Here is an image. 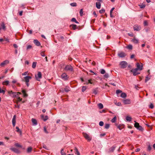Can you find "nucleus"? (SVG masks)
Masks as SVG:
<instances>
[{
  "mask_svg": "<svg viewBox=\"0 0 155 155\" xmlns=\"http://www.w3.org/2000/svg\"><path fill=\"white\" fill-rule=\"evenodd\" d=\"M32 48V46L31 45H29L27 47V49H31Z\"/></svg>",
  "mask_w": 155,
  "mask_h": 155,
  "instance_id": "61",
  "label": "nucleus"
},
{
  "mask_svg": "<svg viewBox=\"0 0 155 155\" xmlns=\"http://www.w3.org/2000/svg\"><path fill=\"white\" fill-rule=\"evenodd\" d=\"M15 146L17 147L20 148H21L22 147V146L21 145H20L18 143H15Z\"/></svg>",
  "mask_w": 155,
  "mask_h": 155,
  "instance_id": "29",
  "label": "nucleus"
},
{
  "mask_svg": "<svg viewBox=\"0 0 155 155\" xmlns=\"http://www.w3.org/2000/svg\"><path fill=\"white\" fill-rule=\"evenodd\" d=\"M101 4L100 2H96V7L98 9H100L101 8Z\"/></svg>",
  "mask_w": 155,
  "mask_h": 155,
  "instance_id": "18",
  "label": "nucleus"
},
{
  "mask_svg": "<svg viewBox=\"0 0 155 155\" xmlns=\"http://www.w3.org/2000/svg\"><path fill=\"white\" fill-rule=\"evenodd\" d=\"M43 147L44 148H45L47 150H48V147L45 145H43Z\"/></svg>",
  "mask_w": 155,
  "mask_h": 155,
  "instance_id": "62",
  "label": "nucleus"
},
{
  "mask_svg": "<svg viewBox=\"0 0 155 155\" xmlns=\"http://www.w3.org/2000/svg\"><path fill=\"white\" fill-rule=\"evenodd\" d=\"M121 68H125L127 66V63L125 61H122L120 62Z\"/></svg>",
  "mask_w": 155,
  "mask_h": 155,
  "instance_id": "3",
  "label": "nucleus"
},
{
  "mask_svg": "<svg viewBox=\"0 0 155 155\" xmlns=\"http://www.w3.org/2000/svg\"><path fill=\"white\" fill-rule=\"evenodd\" d=\"M127 48L129 49H132V46L131 45H129L127 46Z\"/></svg>",
  "mask_w": 155,
  "mask_h": 155,
  "instance_id": "53",
  "label": "nucleus"
},
{
  "mask_svg": "<svg viewBox=\"0 0 155 155\" xmlns=\"http://www.w3.org/2000/svg\"><path fill=\"white\" fill-rule=\"evenodd\" d=\"M118 55L119 57L123 58L126 56V54L124 52H121L118 53Z\"/></svg>",
  "mask_w": 155,
  "mask_h": 155,
  "instance_id": "14",
  "label": "nucleus"
},
{
  "mask_svg": "<svg viewBox=\"0 0 155 155\" xmlns=\"http://www.w3.org/2000/svg\"><path fill=\"white\" fill-rule=\"evenodd\" d=\"M104 122L102 121H100L99 123V125L101 126H102L104 125Z\"/></svg>",
  "mask_w": 155,
  "mask_h": 155,
  "instance_id": "54",
  "label": "nucleus"
},
{
  "mask_svg": "<svg viewBox=\"0 0 155 155\" xmlns=\"http://www.w3.org/2000/svg\"><path fill=\"white\" fill-rule=\"evenodd\" d=\"M36 79L38 81H40V79L42 78V74L41 73L40 71H38L37 75H35Z\"/></svg>",
  "mask_w": 155,
  "mask_h": 155,
  "instance_id": "4",
  "label": "nucleus"
},
{
  "mask_svg": "<svg viewBox=\"0 0 155 155\" xmlns=\"http://www.w3.org/2000/svg\"><path fill=\"white\" fill-rule=\"evenodd\" d=\"M110 127V124H106L104 127L105 128L108 129Z\"/></svg>",
  "mask_w": 155,
  "mask_h": 155,
  "instance_id": "40",
  "label": "nucleus"
},
{
  "mask_svg": "<svg viewBox=\"0 0 155 155\" xmlns=\"http://www.w3.org/2000/svg\"><path fill=\"white\" fill-rule=\"evenodd\" d=\"M44 131L45 132L46 134H48V132L47 131L45 127H44Z\"/></svg>",
  "mask_w": 155,
  "mask_h": 155,
  "instance_id": "59",
  "label": "nucleus"
},
{
  "mask_svg": "<svg viewBox=\"0 0 155 155\" xmlns=\"http://www.w3.org/2000/svg\"><path fill=\"white\" fill-rule=\"evenodd\" d=\"M17 99H18V101H17L16 102V103L17 104H18V101H21L22 100V99L20 97H17Z\"/></svg>",
  "mask_w": 155,
  "mask_h": 155,
  "instance_id": "52",
  "label": "nucleus"
},
{
  "mask_svg": "<svg viewBox=\"0 0 155 155\" xmlns=\"http://www.w3.org/2000/svg\"><path fill=\"white\" fill-rule=\"evenodd\" d=\"M83 9H81L80 10V14L81 16H82L83 15Z\"/></svg>",
  "mask_w": 155,
  "mask_h": 155,
  "instance_id": "47",
  "label": "nucleus"
},
{
  "mask_svg": "<svg viewBox=\"0 0 155 155\" xmlns=\"http://www.w3.org/2000/svg\"><path fill=\"white\" fill-rule=\"evenodd\" d=\"M5 91L4 90L1 89L0 87V93H2L3 94H4L5 93Z\"/></svg>",
  "mask_w": 155,
  "mask_h": 155,
  "instance_id": "44",
  "label": "nucleus"
},
{
  "mask_svg": "<svg viewBox=\"0 0 155 155\" xmlns=\"http://www.w3.org/2000/svg\"><path fill=\"white\" fill-rule=\"evenodd\" d=\"M131 119L132 118L130 117L127 116L126 117V120L127 121L130 122L131 121Z\"/></svg>",
  "mask_w": 155,
  "mask_h": 155,
  "instance_id": "28",
  "label": "nucleus"
},
{
  "mask_svg": "<svg viewBox=\"0 0 155 155\" xmlns=\"http://www.w3.org/2000/svg\"><path fill=\"white\" fill-rule=\"evenodd\" d=\"M36 64H37L36 62H33L32 63V68H35L36 67Z\"/></svg>",
  "mask_w": 155,
  "mask_h": 155,
  "instance_id": "33",
  "label": "nucleus"
},
{
  "mask_svg": "<svg viewBox=\"0 0 155 155\" xmlns=\"http://www.w3.org/2000/svg\"><path fill=\"white\" fill-rule=\"evenodd\" d=\"M140 8H143L145 7V5L144 4H142L141 5H139Z\"/></svg>",
  "mask_w": 155,
  "mask_h": 155,
  "instance_id": "43",
  "label": "nucleus"
},
{
  "mask_svg": "<svg viewBox=\"0 0 155 155\" xmlns=\"http://www.w3.org/2000/svg\"><path fill=\"white\" fill-rule=\"evenodd\" d=\"M9 81H5L4 82H3V85H7L8 83H9Z\"/></svg>",
  "mask_w": 155,
  "mask_h": 155,
  "instance_id": "45",
  "label": "nucleus"
},
{
  "mask_svg": "<svg viewBox=\"0 0 155 155\" xmlns=\"http://www.w3.org/2000/svg\"><path fill=\"white\" fill-rule=\"evenodd\" d=\"M150 78V77H149L148 76H147L146 77V79L145 80V82H147V81H149Z\"/></svg>",
  "mask_w": 155,
  "mask_h": 155,
  "instance_id": "46",
  "label": "nucleus"
},
{
  "mask_svg": "<svg viewBox=\"0 0 155 155\" xmlns=\"http://www.w3.org/2000/svg\"><path fill=\"white\" fill-rule=\"evenodd\" d=\"M45 51H41V56L44 57L45 56V55L44 54Z\"/></svg>",
  "mask_w": 155,
  "mask_h": 155,
  "instance_id": "58",
  "label": "nucleus"
},
{
  "mask_svg": "<svg viewBox=\"0 0 155 155\" xmlns=\"http://www.w3.org/2000/svg\"><path fill=\"white\" fill-rule=\"evenodd\" d=\"M124 127V126L123 125H119L117 126V128L120 130H121L123 129Z\"/></svg>",
  "mask_w": 155,
  "mask_h": 155,
  "instance_id": "25",
  "label": "nucleus"
},
{
  "mask_svg": "<svg viewBox=\"0 0 155 155\" xmlns=\"http://www.w3.org/2000/svg\"><path fill=\"white\" fill-rule=\"evenodd\" d=\"M16 115H14L13 117L12 120V123H16Z\"/></svg>",
  "mask_w": 155,
  "mask_h": 155,
  "instance_id": "32",
  "label": "nucleus"
},
{
  "mask_svg": "<svg viewBox=\"0 0 155 155\" xmlns=\"http://www.w3.org/2000/svg\"><path fill=\"white\" fill-rule=\"evenodd\" d=\"M144 25L145 26H146L148 25V22L147 21H145L144 22Z\"/></svg>",
  "mask_w": 155,
  "mask_h": 155,
  "instance_id": "57",
  "label": "nucleus"
},
{
  "mask_svg": "<svg viewBox=\"0 0 155 155\" xmlns=\"http://www.w3.org/2000/svg\"><path fill=\"white\" fill-rule=\"evenodd\" d=\"M9 62V61L8 60H5L1 64V66H4L6 64H8Z\"/></svg>",
  "mask_w": 155,
  "mask_h": 155,
  "instance_id": "13",
  "label": "nucleus"
},
{
  "mask_svg": "<svg viewBox=\"0 0 155 155\" xmlns=\"http://www.w3.org/2000/svg\"><path fill=\"white\" fill-rule=\"evenodd\" d=\"M100 71H100L101 73L102 74H104L105 73V70L103 69H101V70Z\"/></svg>",
  "mask_w": 155,
  "mask_h": 155,
  "instance_id": "41",
  "label": "nucleus"
},
{
  "mask_svg": "<svg viewBox=\"0 0 155 155\" xmlns=\"http://www.w3.org/2000/svg\"><path fill=\"white\" fill-rule=\"evenodd\" d=\"M122 92V91L120 90H117L116 91V93L117 94H118L119 93H121Z\"/></svg>",
  "mask_w": 155,
  "mask_h": 155,
  "instance_id": "55",
  "label": "nucleus"
},
{
  "mask_svg": "<svg viewBox=\"0 0 155 155\" xmlns=\"http://www.w3.org/2000/svg\"><path fill=\"white\" fill-rule=\"evenodd\" d=\"M74 150L75 151V154H77V155H80V153L78 151V150L77 148H75Z\"/></svg>",
  "mask_w": 155,
  "mask_h": 155,
  "instance_id": "36",
  "label": "nucleus"
},
{
  "mask_svg": "<svg viewBox=\"0 0 155 155\" xmlns=\"http://www.w3.org/2000/svg\"><path fill=\"white\" fill-rule=\"evenodd\" d=\"M22 92L23 94L24 97H27L28 96V95L26 94V91L25 90H23L22 91Z\"/></svg>",
  "mask_w": 155,
  "mask_h": 155,
  "instance_id": "23",
  "label": "nucleus"
},
{
  "mask_svg": "<svg viewBox=\"0 0 155 155\" xmlns=\"http://www.w3.org/2000/svg\"><path fill=\"white\" fill-rule=\"evenodd\" d=\"M87 87L86 86H83L82 87V92L84 91L85 90L87 89Z\"/></svg>",
  "mask_w": 155,
  "mask_h": 155,
  "instance_id": "42",
  "label": "nucleus"
},
{
  "mask_svg": "<svg viewBox=\"0 0 155 155\" xmlns=\"http://www.w3.org/2000/svg\"><path fill=\"white\" fill-rule=\"evenodd\" d=\"M138 70L136 68L134 69H133L130 71L133 73V75L136 76L140 74V73L137 72Z\"/></svg>",
  "mask_w": 155,
  "mask_h": 155,
  "instance_id": "8",
  "label": "nucleus"
},
{
  "mask_svg": "<svg viewBox=\"0 0 155 155\" xmlns=\"http://www.w3.org/2000/svg\"><path fill=\"white\" fill-rule=\"evenodd\" d=\"M64 149L62 148L61 149V155H66V153L64 152Z\"/></svg>",
  "mask_w": 155,
  "mask_h": 155,
  "instance_id": "30",
  "label": "nucleus"
},
{
  "mask_svg": "<svg viewBox=\"0 0 155 155\" xmlns=\"http://www.w3.org/2000/svg\"><path fill=\"white\" fill-rule=\"evenodd\" d=\"M128 35L129 36L133 37L134 36V34L132 33H128Z\"/></svg>",
  "mask_w": 155,
  "mask_h": 155,
  "instance_id": "63",
  "label": "nucleus"
},
{
  "mask_svg": "<svg viewBox=\"0 0 155 155\" xmlns=\"http://www.w3.org/2000/svg\"><path fill=\"white\" fill-rule=\"evenodd\" d=\"M97 88L95 89H93V93L95 95L97 94V93L98 91L97 90Z\"/></svg>",
  "mask_w": 155,
  "mask_h": 155,
  "instance_id": "22",
  "label": "nucleus"
},
{
  "mask_svg": "<svg viewBox=\"0 0 155 155\" xmlns=\"http://www.w3.org/2000/svg\"><path fill=\"white\" fill-rule=\"evenodd\" d=\"M120 96L123 98H125L127 96L126 94L125 93H123L121 94Z\"/></svg>",
  "mask_w": 155,
  "mask_h": 155,
  "instance_id": "21",
  "label": "nucleus"
},
{
  "mask_svg": "<svg viewBox=\"0 0 155 155\" xmlns=\"http://www.w3.org/2000/svg\"><path fill=\"white\" fill-rule=\"evenodd\" d=\"M16 129H17V132H19V133L21 134V130H20V129H19L18 127H16Z\"/></svg>",
  "mask_w": 155,
  "mask_h": 155,
  "instance_id": "38",
  "label": "nucleus"
},
{
  "mask_svg": "<svg viewBox=\"0 0 155 155\" xmlns=\"http://www.w3.org/2000/svg\"><path fill=\"white\" fill-rule=\"evenodd\" d=\"M123 102L125 104H129L131 103L130 100L128 99L123 100Z\"/></svg>",
  "mask_w": 155,
  "mask_h": 155,
  "instance_id": "9",
  "label": "nucleus"
},
{
  "mask_svg": "<svg viewBox=\"0 0 155 155\" xmlns=\"http://www.w3.org/2000/svg\"><path fill=\"white\" fill-rule=\"evenodd\" d=\"M150 107L151 109H152L153 108V105L152 104H151L150 105Z\"/></svg>",
  "mask_w": 155,
  "mask_h": 155,
  "instance_id": "64",
  "label": "nucleus"
},
{
  "mask_svg": "<svg viewBox=\"0 0 155 155\" xmlns=\"http://www.w3.org/2000/svg\"><path fill=\"white\" fill-rule=\"evenodd\" d=\"M66 71H73V67L70 65H66L64 69Z\"/></svg>",
  "mask_w": 155,
  "mask_h": 155,
  "instance_id": "1",
  "label": "nucleus"
},
{
  "mask_svg": "<svg viewBox=\"0 0 155 155\" xmlns=\"http://www.w3.org/2000/svg\"><path fill=\"white\" fill-rule=\"evenodd\" d=\"M70 26L74 30H75L77 28V25H71Z\"/></svg>",
  "mask_w": 155,
  "mask_h": 155,
  "instance_id": "20",
  "label": "nucleus"
},
{
  "mask_svg": "<svg viewBox=\"0 0 155 155\" xmlns=\"http://www.w3.org/2000/svg\"><path fill=\"white\" fill-rule=\"evenodd\" d=\"M151 147L150 146V145H149L147 147V150L149 151H150L151 150Z\"/></svg>",
  "mask_w": 155,
  "mask_h": 155,
  "instance_id": "51",
  "label": "nucleus"
},
{
  "mask_svg": "<svg viewBox=\"0 0 155 155\" xmlns=\"http://www.w3.org/2000/svg\"><path fill=\"white\" fill-rule=\"evenodd\" d=\"M32 122L33 124L35 125H36L37 124V120L34 118H32L31 119Z\"/></svg>",
  "mask_w": 155,
  "mask_h": 155,
  "instance_id": "19",
  "label": "nucleus"
},
{
  "mask_svg": "<svg viewBox=\"0 0 155 155\" xmlns=\"http://www.w3.org/2000/svg\"><path fill=\"white\" fill-rule=\"evenodd\" d=\"M83 135L85 138L88 141H90L91 140V138L90 137L89 135L86 133H83Z\"/></svg>",
  "mask_w": 155,
  "mask_h": 155,
  "instance_id": "5",
  "label": "nucleus"
},
{
  "mask_svg": "<svg viewBox=\"0 0 155 155\" xmlns=\"http://www.w3.org/2000/svg\"><path fill=\"white\" fill-rule=\"evenodd\" d=\"M34 43L37 46H39L40 45V43L37 40H34Z\"/></svg>",
  "mask_w": 155,
  "mask_h": 155,
  "instance_id": "15",
  "label": "nucleus"
},
{
  "mask_svg": "<svg viewBox=\"0 0 155 155\" xmlns=\"http://www.w3.org/2000/svg\"><path fill=\"white\" fill-rule=\"evenodd\" d=\"M114 103H115L116 105L117 106H121V104L120 102L117 103L114 100Z\"/></svg>",
  "mask_w": 155,
  "mask_h": 155,
  "instance_id": "34",
  "label": "nucleus"
},
{
  "mask_svg": "<svg viewBox=\"0 0 155 155\" xmlns=\"http://www.w3.org/2000/svg\"><path fill=\"white\" fill-rule=\"evenodd\" d=\"M41 117L44 121H46L48 118V117L47 116H44V115H41Z\"/></svg>",
  "mask_w": 155,
  "mask_h": 155,
  "instance_id": "16",
  "label": "nucleus"
},
{
  "mask_svg": "<svg viewBox=\"0 0 155 155\" xmlns=\"http://www.w3.org/2000/svg\"><path fill=\"white\" fill-rule=\"evenodd\" d=\"M134 122H135L134 124V127L138 130H140L143 131V129L141 126L139 125V123L136 122L135 121H134Z\"/></svg>",
  "mask_w": 155,
  "mask_h": 155,
  "instance_id": "2",
  "label": "nucleus"
},
{
  "mask_svg": "<svg viewBox=\"0 0 155 155\" xmlns=\"http://www.w3.org/2000/svg\"><path fill=\"white\" fill-rule=\"evenodd\" d=\"M32 150V148L30 147H28L27 149V152L28 153L31 152Z\"/></svg>",
  "mask_w": 155,
  "mask_h": 155,
  "instance_id": "26",
  "label": "nucleus"
},
{
  "mask_svg": "<svg viewBox=\"0 0 155 155\" xmlns=\"http://www.w3.org/2000/svg\"><path fill=\"white\" fill-rule=\"evenodd\" d=\"M104 77L107 78L109 77V76L107 73H106L104 75Z\"/></svg>",
  "mask_w": 155,
  "mask_h": 155,
  "instance_id": "56",
  "label": "nucleus"
},
{
  "mask_svg": "<svg viewBox=\"0 0 155 155\" xmlns=\"http://www.w3.org/2000/svg\"><path fill=\"white\" fill-rule=\"evenodd\" d=\"M1 26L2 27L3 29L5 30L6 27L5 26V24L3 22L2 23L1 25Z\"/></svg>",
  "mask_w": 155,
  "mask_h": 155,
  "instance_id": "24",
  "label": "nucleus"
},
{
  "mask_svg": "<svg viewBox=\"0 0 155 155\" xmlns=\"http://www.w3.org/2000/svg\"><path fill=\"white\" fill-rule=\"evenodd\" d=\"M98 106L100 109H102L103 108V105L101 103H99L98 104Z\"/></svg>",
  "mask_w": 155,
  "mask_h": 155,
  "instance_id": "27",
  "label": "nucleus"
},
{
  "mask_svg": "<svg viewBox=\"0 0 155 155\" xmlns=\"http://www.w3.org/2000/svg\"><path fill=\"white\" fill-rule=\"evenodd\" d=\"M10 150L17 154L19 153H20V151L19 150L15 148H10Z\"/></svg>",
  "mask_w": 155,
  "mask_h": 155,
  "instance_id": "7",
  "label": "nucleus"
},
{
  "mask_svg": "<svg viewBox=\"0 0 155 155\" xmlns=\"http://www.w3.org/2000/svg\"><path fill=\"white\" fill-rule=\"evenodd\" d=\"M71 21L75 22L76 23L78 24L79 22L76 20L75 18H73L71 19Z\"/></svg>",
  "mask_w": 155,
  "mask_h": 155,
  "instance_id": "39",
  "label": "nucleus"
},
{
  "mask_svg": "<svg viewBox=\"0 0 155 155\" xmlns=\"http://www.w3.org/2000/svg\"><path fill=\"white\" fill-rule=\"evenodd\" d=\"M134 30L139 31L141 29V27L140 26L138 25H135L133 26Z\"/></svg>",
  "mask_w": 155,
  "mask_h": 155,
  "instance_id": "6",
  "label": "nucleus"
},
{
  "mask_svg": "<svg viewBox=\"0 0 155 155\" xmlns=\"http://www.w3.org/2000/svg\"><path fill=\"white\" fill-rule=\"evenodd\" d=\"M61 78L64 80H66L68 79V77L65 73H64L61 75Z\"/></svg>",
  "mask_w": 155,
  "mask_h": 155,
  "instance_id": "10",
  "label": "nucleus"
},
{
  "mask_svg": "<svg viewBox=\"0 0 155 155\" xmlns=\"http://www.w3.org/2000/svg\"><path fill=\"white\" fill-rule=\"evenodd\" d=\"M70 5L73 7H75L77 5V4L75 2L72 3L70 4Z\"/></svg>",
  "mask_w": 155,
  "mask_h": 155,
  "instance_id": "35",
  "label": "nucleus"
},
{
  "mask_svg": "<svg viewBox=\"0 0 155 155\" xmlns=\"http://www.w3.org/2000/svg\"><path fill=\"white\" fill-rule=\"evenodd\" d=\"M89 72H90L91 73H92V74H89L90 75H93L94 74H95V75H96V74H95L94 72L92 70H89Z\"/></svg>",
  "mask_w": 155,
  "mask_h": 155,
  "instance_id": "48",
  "label": "nucleus"
},
{
  "mask_svg": "<svg viewBox=\"0 0 155 155\" xmlns=\"http://www.w3.org/2000/svg\"><path fill=\"white\" fill-rule=\"evenodd\" d=\"M115 149L114 147H112L109 149V151L110 152H113Z\"/></svg>",
  "mask_w": 155,
  "mask_h": 155,
  "instance_id": "50",
  "label": "nucleus"
},
{
  "mask_svg": "<svg viewBox=\"0 0 155 155\" xmlns=\"http://www.w3.org/2000/svg\"><path fill=\"white\" fill-rule=\"evenodd\" d=\"M31 78V77L29 76H27L25 77L24 79L25 82H28L30 79Z\"/></svg>",
  "mask_w": 155,
  "mask_h": 155,
  "instance_id": "11",
  "label": "nucleus"
},
{
  "mask_svg": "<svg viewBox=\"0 0 155 155\" xmlns=\"http://www.w3.org/2000/svg\"><path fill=\"white\" fill-rule=\"evenodd\" d=\"M132 41L135 44H137L138 43V41L136 38H134L132 40Z\"/></svg>",
  "mask_w": 155,
  "mask_h": 155,
  "instance_id": "17",
  "label": "nucleus"
},
{
  "mask_svg": "<svg viewBox=\"0 0 155 155\" xmlns=\"http://www.w3.org/2000/svg\"><path fill=\"white\" fill-rule=\"evenodd\" d=\"M136 65L137 68H136L138 70H141L142 69V66L139 63H137L136 64Z\"/></svg>",
  "mask_w": 155,
  "mask_h": 155,
  "instance_id": "12",
  "label": "nucleus"
},
{
  "mask_svg": "<svg viewBox=\"0 0 155 155\" xmlns=\"http://www.w3.org/2000/svg\"><path fill=\"white\" fill-rule=\"evenodd\" d=\"M117 119V117L116 116H115L111 120V121L112 123H114L116 122Z\"/></svg>",
  "mask_w": 155,
  "mask_h": 155,
  "instance_id": "31",
  "label": "nucleus"
},
{
  "mask_svg": "<svg viewBox=\"0 0 155 155\" xmlns=\"http://www.w3.org/2000/svg\"><path fill=\"white\" fill-rule=\"evenodd\" d=\"M16 94L17 93L16 92H13V93H12V95L11 96L12 97H16L17 96Z\"/></svg>",
  "mask_w": 155,
  "mask_h": 155,
  "instance_id": "37",
  "label": "nucleus"
},
{
  "mask_svg": "<svg viewBox=\"0 0 155 155\" xmlns=\"http://www.w3.org/2000/svg\"><path fill=\"white\" fill-rule=\"evenodd\" d=\"M91 79H89L88 80V82H87L86 83V84H88V83H90L91 84H92V83L91 82Z\"/></svg>",
  "mask_w": 155,
  "mask_h": 155,
  "instance_id": "60",
  "label": "nucleus"
},
{
  "mask_svg": "<svg viewBox=\"0 0 155 155\" xmlns=\"http://www.w3.org/2000/svg\"><path fill=\"white\" fill-rule=\"evenodd\" d=\"M105 11V10L104 9H102L101 10H100L99 12L100 13L102 14V13H104Z\"/></svg>",
  "mask_w": 155,
  "mask_h": 155,
  "instance_id": "49",
  "label": "nucleus"
}]
</instances>
